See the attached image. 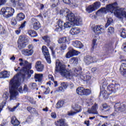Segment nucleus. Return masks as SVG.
I'll return each instance as SVG.
<instances>
[{
	"label": "nucleus",
	"mask_w": 126,
	"mask_h": 126,
	"mask_svg": "<svg viewBox=\"0 0 126 126\" xmlns=\"http://www.w3.org/2000/svg\"><path fill=\"white\" fill-rule=\"evenodd\" d=\"M19 61L21 62L20 65L23 66V68L20 72L15 75L9 82L10 101L17 99L18 91L20 93H23V91L25 92L28 91V87L26 85H24V89H22L21 77L23 78V80L30 78L31 75L34 73V71L30 70L32 67L31 63L26 60H23L22 59H19Z\"/></svg>",
	"instance_id": "obj_1"
},
{
	"label": "nucleus",
	"mask_w": 126,
	"mask_h": 126,
	"mask_svg": "<svg viewBox=\"0 0 126 126\" xmlns=\"http://www.w3.org/2000/svg\"><path fill=\"white\" fill-rule=\"evenodd\" d=\"M74 71V74H72L71 70L65 68V65L60 60L56 61L55 73L59 72L62 76L68 79H72V77L75 76L85 81L86 75H83L81 72V68H75Z\"/></svg>",
	"instance_id": "obj_2"
},
{
	"label": "nucleus",
	"mask_w": 126,
	"mask_h": 126,
	"mask_svg": "<svg viewBox=\"0 0 126 126\" xmlns=\"http://www.w3.org/2000/svg\"><path fill=\"white\" fill-rule=\"evenodd\" d=\"M100 12L101 13L111 12V13H114L115 16L119 19H126V9L119 8L117 2L107 5L105 8H101L96 12V13L98 14Z\"/></svg>",
	"instance_id": "obj_3"
},
{
	"label": "nucleus",
	"mask_w": 126,
	"mask_h": 126,
	"mask_svg": "<svg viewBox=\"0 0 126 126\" xmlns=\"http://www.w3.org/2000/svg\"><path fill=\"white\" fill-rule=\"evenodd\" d=\"M66 19L69 22L64 23L63 28H70L73 25H80L82 23V19L80 16H75L72 12L68 13L66 16Z\"/></svg>",
	"instance_id": "obj_4"
},
{
	"label": "nucleus",
	"mask_w": 126,
	"mask_h": 126,
	"mask_svg": "<svg viewBox=\"0 0 126 126\" xmlns=\"http://www.w3.org/2000/svg\"><path fill=\"white\" fill-rule=\"evenodd\" d=\"M107 84L106 82H103V85L102 88H100V95H102L103 98H108L109 95H111L112 93H116L117 90L120 88L121 85L120 84L115 83V84H110L107 86V91L104 90V86Z\"/></svg>",
	"instance_id": "obj_5"
},
{
	"label": "nucleus",
	"mask_w": 126,
	"mask_h": 126,
	"mask_svg": "<svg viewBox=\"0 0 126 126\" xmlns=\"http://www.w3.org/2000/svg\"><path fill=\"white\" fill-rule=\"evenodd\" d=\"M15 12L14 9L11 7H2L0 11V15H2L5 18H9L13 16Z\"/></svg>",
	"instance_id": "obj_6"
},
{
	"label": "nucleus",
	"mask_w": 126,
	"mask_h": 126,
	"mask_svg": "<svg viewBox=\"0 0 126 126\" xmlns=\"http://www.w3.org/2000/svg\"><path fill=\"white\" fill-rule=\"evenodd\" d=\"M28 45L27 39L25 37L20 36L18 40V48L19 50L25 49V47Z\"/></svg>",
	"instance_id": "obj_7"
},
{
	"label": "nucleus",
	"mask_w": 126,
	"mask_h": 126,
	"mask_svg": "<svg viewBox=\"0 0 126 126\" xmlns=\"http://www.w3.org/2000/svg\"><path fill=\"white\" fill-rule=\"evenodd\" d=\"M80 103H76L75 104V106L74 107V111L71 110L67 112V116H74V115H76L77 113H80L81 111H82V106H80Z\"/></svg>",
	"instance_id": "obj_8"
},
{
	"label": "nucleus",
	"mask_w": 126,
	"mask_h": 126,
	"mask_svg": "<svg viewBox=\"0 0 126 126\" xmlns=\"http://www.w3.org/2000/svg\"><path fill=\"white\" fill-rule=\"evenodd\" d=\"M76 92L78 95H80L81 96H83V95L87 96L91 94V91L90 90L87 89H85L82 87L78 88L76 89Z\"/></svg>",
	"instance_id": "obj_9"
},
{
	"label": "nucleus",
	"mask_w": 126,
	"mask_h": 126,
	"mask_svg": "<svg viewBox=\"0 0 126 126\" xmlns=\"http://www.w3.org/2000/svg\"><path fill=\"white\" fill-rule=\"evenodd\" d=\"M42 53L45 57V60H46L48 63H51V57L50 56V53L49 52V49L46 46H43L41 48Z\"/></svg>",
	"instance_id": "obj_10"
},
{
	"label": "nucleus",
	"mask_w": 126,
	"mask_h": 126,
	"mask_svg": "<svg viewBox=\"0 0 126 126\" xmlns=\"http://www.w3.org/2000/svg\"><path fill=\"white\" fill-rule=\"evenodd\" d=\"M115 110L116 111L125 112L126 110V103L125 102H118L115 104Z\"/></svg>",
	"instance_id": "obj_11"
},
{
	"label": "nucleus",
	"mask_w": 126,
	"mask_h": 126,
	"mask_svg": "<svg viewBox=\"0 0 126 126\" xmlns=\"http://www.w3.org/2000/svg\"><path fill=\"white\" fill-rule=\"evenodd\" d=\"M32 25L33 26L34 30H39L41 28V24L38 20L35 18H32L31 21Z\"/></svg>",
	"instance_id": "obj_12"
},
{
	"label": "nucleus",
	"mask_w": 126,
	"mask_h": 126,
	"mask_svg": "<svg viewBox=\"0 0 126 126\" xmlns=\"http://www.w3.org/2000/svg\"><path fill=\"white\" fill-rule=\"evenodd\" d=\"M104 27L103 26H96L94 27V31L96 35H99L100 34H103V31H104Z\"/></svg>",
	"instance_id": "obj_13"
},
{
	"label": "nucleus",
	"mask_w": 126,
	"mask_h": 126,
	"mask_svg": "<svg viewBox=\"0 0 126 126\" xmlns=\"http://www.w3.org/2000/svg\"><path fill=\"white\" fill-rule=\"evenodd\" d=\"M98 104L95 103L91 108H89L87 111V113L89 114H93V115H98Z\"/></svg>",
	"instance_id": "obj_14"
},
{
	"label": "nucleus",
	"mask_w": 126,
	"mask_h": 126,
	"mask_svg": "<svg viewBox=\"0 0 126 126\" xmlns=\"http://www.w3.org/2000/svg\"><path fill=\"white\" fill-rule=\"evenodd\" d=\"M22 54L25 57H31L33 54H34V50L24 49L22 50Z\"/></svg>",
	"instance_id": "obj_15"
},
{
	"label": "nucleus",
	"mask_w": 126,
	"mask_h": 126,
	"mask_svg": "<svg viewBox=\"0 0 126 126\" xmlns=\"http://www.w3.org/2000/svg\"><path fill=\"white\" fill-rule=\"evenodd\" d=\"M84 62L86 64L88 65L90 63H96L97 61L94 60V58L91 57V56H87L84 57Z\"/></svg>",
	"instance_id": "obj_16"
},
{
	"label": "nucleus",
	"mask_w": 126,
	"mask_h": 126,
	"mask_svg": "<svg viewBox=\"0 0 126 126\" xmlns=\"http://www.w3.org/2000/svg\"><path fill=\"white\" fill-rule=\"evenodd\" d=\"M79 54V52L74 49H71L69 52H68L66 55V59H69L73 56L76 55L77 56Z\"/></svg>",
	"instance_id": "obj_17"
},
{
	"label": "nucleus",
	"mask_w": 126,
	"mask_h": 126,
	"mask_svg": "<svg viewBox=\"0 0 126 126\" xmlns=\"http://www.w3.org/2000/svg\"><path fill=\"white\" fill-rule=\"evenodd\" d=\"M35 67L37 71L41 72L44 70V65L42 64L41 61H37L35 63Z\"/></svg>",
	"instance_id": "obj_18"
},
{
	"label": "nucleus",
	"mask_w": 126,
	"mask_h": 126,
	"mask_svg": "<svg viewBox=\"0 0 126 126\" xmlns=\"http://www.w3.org/2000/svg\"><path fill=\"white\" fill-rule=\"evenodd\" d=\"M57 24L58 25V27L56 28L55 31H57V32H61V31H62L63 29V25L64 23H63V21L61 20H58Z\"/></svg>",
	"instance_id": "obj_19"
},
{
	"label": "nucleus",
	"mask_w": 126,
	"mask_h": 126,
	"mask_svg": "<svg viewBox=\"0 0 126 126\" xmlns=\"http://www.w3.org/2000/svg\"><path fill=\"white\" fill-rule=\"evenodd\" d=\"M72 45L74 47H75V48H78L79 49L83 48V44L81 43V42L78 40L73 41Z\"/></svg>",
	"instance_id": "obj_20"
},
{
	"label": "nucleus",
	"mask_w": 126,
	"mask_h": 126,
	"mask_svg": "<svg viewBox=\"0 0 126 126\" xmlns=\"http://www.w3.org/2000/svg\"><path fill=\"white\" fill-rule=\"evenodd\" d=\"M80 33V29L78 28H73L70 31L71 35H78Z\"/></svg>",
	"instance_id": "obj_21"
},
{
	"label": "nucleus",
	"mask_w": 126,
	"mask_h": 126,
	"mask_svg": "<svg viewBox=\"0 0 126 126\" xmlns=\"http://www.w3.org/2000/svg\"><path fill=\"white\" fill-rule=\"evenodd\" d=\"M11 123L12 125L14 126H18L19 125H20V122L17 119H16V117L15 116H13L11 120Z\"/></svg>",
	"instance_id": "obj_22"
},
{
	"label": "nucleus",
	"mask_w": 126,
	"mask_h": 126,
	"mask_svg": "<svg viewBox=\"0 0 126 126\" xmlns=\"http://www.w3.org/2000/svg\"><path fill=\"white\" fill-rule=\"evenodd\" d=\"M27 32L28 34H29V35L31 36V37H35L38 36V34H37V32H35V31L33 30H29L27 31Z\"/></svg>",
	"instance_id": "obj_23"
},
{
	"label": "nucleus",
	"mask_w": 126,
	"mask_h": 126,
	"mask_svg": "<svg viewBox=\"0 0 126 126\" xmlns=\"http://www.w3.org/2000/svg\"><path fill=\"white\" fill-rule=\"evenodd\" d=\"M56 126H68L67 124L64 123V119H60L57 121V124H56Z\"/></svg>",
	"instance_id": "obj_24"
},
{
	"label": "nucleus",
	"mask_w": 126,
	"mask_h": 126,
	"mask_svg": "<svg viewBox=\"0 0 126 126\" xmlns=\"http://www.w3.org/2000/svg\"><path fill=\"white\" fill-rule=\"evenodd\" d=\"M25 18V15L23 13H20L17 14L16 16V19L18 21H22V20H24Z\"/></svg>",
	"instance_id": "obj_25"
},
{
	"label": "nucleus",
	"mask_w": 126,
	"mask_h": 126,
	"mask_svg": "<svg viewBox=\"0 0 126 126\" xmlns=\"http://www.w3.org/2000/svg\"><path fill=\"white\" fill-rule=\"evenodd\" d=\"M34 78L38 81L41 82L43 80V74H35L34 75Z\"/></svg>",
	"instance_id": "obj_26"
},
{
	"label": "nucleus",
	"mask_w": 126,
	"mask_h": 126,
	"mask_svg": "<svg viewBox=\"0 0 126 126\" xmlns=\"http://www.w3.org/2000/svg\"><path fill=\"white\" fill-rule=\"evenodd\" d=\"M2 78H7L10 76V73L7 70L2 71Z\"/></svg>",
	"instance_id": "obj_27"
},
{
	"label": "nucleus",
	"mask_w": 126,
	"mask_h": 126,
	"mask_svg": "<svg viewBox=\"0 0 126 126\" xmlns=\"http://www.w3.org/2000/svg\"><path fill=\"white\" fill-rule=\"evenodd\" d=\"M86 10L88 13H91V12H93V11H95V9L94 8V6L93 5H90L89 7H88Z\"/></svg>",
	"instance_id": "obj_28"
},
{
	"label": "nucleus",
	"mask_w": 126,
	"mask_h": 126,
	"mask_svg": "<svg viewBox=\"0 0 126 126\" xmlns=\"http://www.w3.org/2000/svg\"><path fill=\"white\" fill-rule=\"evenodd\" d=\"M27 109L31 114H38V112L36 111V109L32 107H28Z\"/></svg>",
	"instance_id": "obj_29"
},
{
	"label": "nucleus",
	"mask_w": 126,
	"mask_h": 126,
	"mask_svg": "<svg viewBox=\"0 0 126 126\" xmlns=\"http://www.w3.org/2000/svg\"><path fill=\"white\" fill-rule=\"evenodd\" d=\"M66 42H68V37H64L60 38L58 41V43L63 44L66 43Z\"/></svg>",
	"instance_id": "obj_30"
},
{
	"label": "nucleus",
	"mask_w": 126,
	"mask_h": 126,
	"mask_svg": "<svg viewBox=\"0 0 126 126\" xmlns=\"http://www.w3.org/2000/svg\"><path fill=\"white\" fill-rule=\"evenodd\" d=\"M114 32H115V29L113 27H110L108 29L107 35L108 36H111V35L114 34Z\"/></svg>",
	"instance_id": "obj_31"
},
{
	"label": "nucleus",
	"mask_w": 126,
	"mask_h": 126,
	"mask_svg": "<svg viewBox=\"0 0 126 126\" xmlns=\"http://www.w3.org/2000/svg\"><path fill=\"white\" fill-rule=\"evenodd\" d=\"M9 97V94H8V93L5 92L3 94L2 98L4 101H5V102H4V104H5V102H6Z\"/></svg>",
	"instance_id": "obj_32"
},
{
	"label": "nucleus",
	"mask_w": 126,
	"mask_h": 126,
	"mask_svg": "<svg viewBox=\"0 0 126 126\" xmlns=\"http://www.w3.org/2000/svg\"><path fill=\"white\" fill-rule=\"evenodd\" d=\"M63 105H64V101H59L56 104V107L57 109H60V108H62L63 107Z\"/></svg>",
	"instance_id": "obj_33"
},
{
	"label": "nucleus",
	"mask_w": 126,
	"mask_h": 126,
	"mask_svg": "<svg viewBox=\"0 0 126 126\" xmlns=\"http://www.w3.org/2000/svg\"><path fill=\"white\" fill-rule=\"evenodd\" d=\"M70 63L72 64H77L78 63V59L77 58H72L70 60Z\"/></svg>",
	"instance_id": "obj_34"
},
{
	"label": "nucleus",
	"mask_w": 126,
	"mask_h": 126,
	"mask_svg": "<svg viewBox=\"0 0 126 126\" xmlns=\"http://www.w3.org/2000/svg\"><path fill=\"white\" fill-rule=\"evenodd\" d=\"M42 39L46 43L48 44H50V43L51 42L50 37H49V36L45 35L42 37Z\"/></svg>",
	"instance_id": "obj_35"
},
{
	"label": "nucleus",
	"mask_w": 126,
	"mask_h": 126,
	"mask_svg": "<svg viewBox=\"0 0 126 126\" xmlns=\"http://www.w3.org/2000/svg\"><path fill=\"white\" fill-rule=\"evenodd\" d=\"M113 19L112 18H108L107 20V22L105 25V28H107V27H109L112 23H113Z\"/></svg>",
	"instance_id": "obj_36"
},
{
	"label": "nucleus",
	"mask_w": 126,
	"mask_h": 126,
	"mask_svg": "<svg viewBox=\"0 0 126 126\" xmlns=\"http://www.w3.org/2000/svg\"><path fill=\"white\" fill-rule=\"evenodd\" d=\"M85 81H90L91 80V74L89 72H87L85 76Z\"/></svg>",
	"instance_id": "obj_37"
},
{
	"label": "nucleus",
	"mask_w": 126,
	"mask_h": 126,
	"mask_svg": "<svg viewBox=\"0 0 126 126\" xmlns=\"http://www.w3.org/2000/svg\"><path fill=\"white\" fill-rule=\"evenodd\" d=\"M61 85L64 89H67V87H68V83L67 82H62Z\"/></svg>",
	"instance_id": "obj_38"
},
{
	"label": "nucleus",
	"mask_w": 126,
	"mask_h": 126,
	"mask_svg": "<svg viewBox=\"0 0 126 126\" xmlns=\"http://www.w3.org/2000/svg\"><path fill=\"white\" fill-rule=\"evenodd\" d=\"M121 36L122 38L126 39V30H125V29L122 30L121 33Z\"/></svg>",
	"instance_id": "obj_39"
},
{
	"label": "nucleus",
	"mask_w": 126,
	"mask_h": 126,
	"mask_svg": "<svg viewBox=\"0 0 126 126\" xmlns=\"http://www.w3.org/2000/svg\"><path fill=\"white\" fill-rule=\"evenodd\" d=\"M100 2H95L94 3V4L93 5L94 6V9H98L99 7H100Z\"/></svg>",
	"instance_id": "obj_40"
},
{
	"label": "nucleus",
	"mask_w": 126,
	"mask_h": 126,
	"mask_svg": "<svg viewBox=\"0 0 126 126\" xmlns=\"http://www.w3.org/2000/svg\"><path fill=\"white\" fill-rule=\"evenodd\" d=\"M102 108L103 110H106L105 112H107V111H109V110L111 109V107L110 106H108V105L106 104L102 105Z\"/></svg>",
	"instance_id": "obj_41"
},
{
	"label": "nucleus",
	"mask_w": 126,
	"mask_h": 126,
	"mask_svg": "<svg viewBox=\"0 0 126 126\" xmlns=\"http://www.w3.org/2000/svg\"><path fill=\"white\" fill-rule=\"evenodd\" d=\"M11 25H13V26H15V25H16V24H17V22L16 21L15 18H12L11 20Z\"/></svg>",
	"instance_id": "obj_42"
},
{
	"label": "nucleus",
	"mask_w": 126,
	"mask_h": 126,
	"mask_svg": "<svg viewBox=\"0 0 126 126\" xmlns=\"http://www.w3.org/2000/svg\"><path fill=\"white\" fill-rule=\"evenodd\" d=\"M56 92H64V89L61 86L56 90Z\"/></svg>",
	"instance_id": "obj_43"
},
{
	"label": "nucleus",
	"mask_w": 126,
	"mask_h": 126,
	"mask_svg": "<svg viewBox=\"0 0 126 126\" xmlns=\"http://www.w3.org/2000/svg\"><path fill=\"white\" fill-rule=\"evenodd\" d=\"M11 3L13 6H16V4L18 3V0H10Z\"/></svg>",
	"instance_id": "obj_44"
},
{
	"label": "nucleus",
	"mask_w": 126,
	"mask_h": 126,
	"mask_svg": "<svg viewBox=\"0 0 126 126\" xmlns=\"http://www.w3.org/2000/svg\"><path fill=\"white\" fill-rule=\"evenodd\" d=\"M44 94H47L50 93V88L47 87L46 88H44Z\"/></svg>",
	"instance_id": "obj_45"
},
{
	"label": "nucleus",
	"mask_w": 126,
	"mask_h": 126,
	"mask_svg": "<svg viewBox=\"0 0 126 126\" xmlns=\"http://www.w3.org/2000/svg\"><path fill=\"white\" fill-rule=\"evenodd\" d=\"M96 42H97V39H93V49H95L96 48Z\"/></svg>",
	"instance_id": "obj_46"
},
{
	"label": "nucleus",
	"mask_w": 126,
	"mask_h": 126,
	"mask_svg": "<svg viewBox=\"0 0 126 126\" xmlns=\"http://www.w3.org/2000/svg\"><path fill=\"white\" fill-rule=\"evenodd\" d=\"M17 4L19 6H21V7H23V6H24V3H23V2H21V0H18Z\"/></svg>",
	"instance_id": "obj_47"
},
{
	"label": "nucleus",
	"mask_w": 126,
	"mask_h": 126,
	"mask_svg": "<svg viewBox=\"0 0 126 126\" xmlns=\"http://www.w3.org/2000/svg\"><path fill=\"white\" fill-rule=\"evenodd\" d=\"M19 106V104H18V105H16V106L14 107L13 108H10L9 111H10V112H14L15 110H16V109L18 108Z\"/></svg>",
	"instance_id": "obj_48"
},
{
	"label": "nucleus",
	"mask_w": 126,
	"mask_h": 126,
	"mask_svg": "<svg viewBox=\"0 0 126 126\" xmlns=\"http://www.w3.org/2000/svg\"><path fill=\"white\" fill-rule=\"evenodd\" d=\"M66 44H65V43H63L61 47L62 50H65L66 49Z\"/></svg>",
	"instance_id": "obj_49"
},
{
	"label": "nucleus",
	"mask_w": 126,
	"mask_h": 126,
	"mask_svg": "<svg viewBox=\"0 0 126 126\" xmlns=\"http://www.w3.org/2000/svg\"><path fill=\"white\" fill-rule=\"evenodd\" d=\"M26 24V21H24L23 23H22L21 26L19 27V29H23V28H25V25Z\"/></svg>",
	"instance_id": "obj_50"
},
{
	"label": "nucleus",
	"mask_w": 126,
	"mask_h": 126,
	"mask_svg": "<svg viewBox=\"0 0 126 126\" xmlns=\"http://www.w3.org/2000/svg\"><path fill=\"white\" fill-rule=\"evenodd\" d=\"M51 116L53 119H56L57 118V114L55 112H52L51 113Z\"/></svg>",
	"instance_id": "obj_51"
},
{
	"label": "nucleus",
	"mask_w": 126,
	"mask_h": 126,
	"mask_svg": "<svg viewBox=\"0 0 126 126\" xmlns=\"http://www.w3.org/2000/svg\"><path fill=\"white\" fill-rule=\"evenodd\" d=\"M26 122V123H28V124H31V123L32 122L31 117L30 116H29Z\"/></svg>",
	"instance_id": "obj_52"
},
{
	"label": "nucleus",
	"mask_w": 126,
	"mask_h": 126,
	"mask_svg": "<svg viewBox=\"0 0 126 126\" xmlns=\"http://www.w3.org/2000/svg\"><path fill=\"white\" fill-rule=\"evenodd\" d=\"M6 2V0H0V6L3 5Z\"/></svg>",
	"instance_id": "obj_53"
},
{
	"label": "nucleus",
	"mask_w": 126,
	"mask_h": 126,
	"mask_svg": "<svg viewBox=\"0 0 126 126\" xmlns=\"http://www.w3.org/2000/svg\"><path fill=\"white\" fill-rule=\"evenodd\" d=\"M30 102L32 103V104H36V101L34 100V99L32 98H30Z\"/></svg>",
	"instance_id": "obj_54"
},
{
	"label": "nucleus",
	"mask_w": 126,
	"mask_h": 126,
	"mask_svg": "<svg viewBox=\"0 0 126 126\" xmlns=\"http://www.w3.org/2000/svg\"><path fill=\"white\" fill-rule=\"evenodd\" d=\"M34 47H33V45L32 44H30L28 46V50H33V48Z\"/></svg>",
	"instance_id": "obj_55"
},
{
	"label": "nucleus",
	"mask_w": 126,
	"mask_h": 126,
	"mask_svg": "<svg viewBox=\"0 0 126 126\" xmlns=\"http://www.w3.org/2000/svg\"><path fill=\"white\" fill-rule=\"evenodd\" d=\"M63 1L66 4H69V3H70V0H63Z\"/></svg>",
	"instance_id": "obj_56"
},
{
	"label": "nucleus",
	"mask_w": 126,
	"mask_h": 126,
	"mask_svg": "<svg viewBox=\"0 0 126 126\" xmlns=\"http://www.w3.org/2000/svg\"><path fill=\"white\" fill-rule=\"evenodd\" d=\"M48 78H49V79H50V80H51L52 81H54V77L53 76V75H49Z\"/></svg>",
	"instance_id": "obj_57"
},
{
	"label": "nucleus",
	"mask_w": 126,
	"mask_h": 126,
	"mask_svg": "<svg viewBox=\"0 0 126 126\" xmlns=\"http://www.w3.org/2000/svg\"><path fill=\"white\" fill-rule=\"evenodd\" d=\"M118 112L117 111H116L115 112H114L113 113H112L111 114V116H112V117H116V116H118Z\"/></svg>",
	"instance_id": "obj_58"
},
{
	"label": "nucleus",
	"mask_w": 126,
	"mask_h": 126,
	"mask_svg": "<svg viewBox=\"0 0 126 126\" xmlns=\"http://www.w3.org/2000/svg\"><path fill=\"white\" fill-rule=\"evenodd\" d=\"M69 86L70 87V89H73V87H74V85H73V83H70L69 84Z\"/></svg>",
	"instance_id": "obj_59"
},
{
	"label": "nucleus",
	"mask_w": 126,
	"mask_h": 126,
	"mask_svg": "<svg viewBox=\"0 0 126 126\" xmlns=\"http://www.w3.org/2000/svg\"><path fill=\"white\" fill-rule=\"evenodd\" d=\"M36 86H37V85L35 83H32V87L33 89H35Z\"/></svg>",
	"instance_id": "obj_60"
},
{
	"label": "nucleus",
	"mask_w": 126,
	"mask_h": 126,
	"mask_svg": "<svg viewBox=\"0 0 126 126\" xmlns=\"http://www.w3.org/2000/svg\"><path fill=\"white\" fill-rule=\"evenodd\" d=\"M36 17H39L41 20L43 19V16L42 15V14H39V15H37Z\"/></svg>",
	"instance_id": "obj_61"
},
{
	"label": "nucleus",
	"mask_w": 126,
	"mask_h": 126,
	"mask_svg": "<svg viewBox=\"0 0 126 126\" xmlns=\"http://www.w3.org/2000/svg\"><path fill=\"white\" fill-rule=\"evenodd\" d=\"M99 117L100 118H103L104 120H108V118H109V116H104L102 115L99 116Z\"/></svg>",
	"instance_id": "obj_62"
},
{
	"label": "nucleus",
	"mask_w": 126,
	"mask_h": 126,
	"mask_svg": "<svg viewBox=\"0 0 126 126\" xmlns=\"http://www.w3.org/2000/svg\"><path fill=\"white\" fill-rule=\"evenodd\" d=\"M21 30H22V29H19L18 30L16 31V33L17 35H19V34H20V32H21Z\"/></svg>",
	"instance_id": "obj_63"
},
{
	"label": "nucleus",
	"mask_w": 126,
	"mask_h": 126,
	"mask_svg": "<svg viewBox=\"0 0 126 126\" xmlns=\"http://www.w3.org/2000/svg\"><path fill=\"white\" fill-rule=\"evenodd\" d=\"M85 125H86L87 126H89V121H86L84 122Z\"/></svg>",
	"instance_id": "obj_64"
}]
</instances>
